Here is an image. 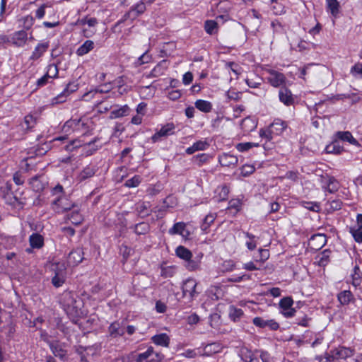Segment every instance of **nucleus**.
Wrapping results in <instances>:
<instances>
[{
	"mask_svg": "<svg viewBox=\"0 0 362 362\" xmlns=\"http://www.w3.org/2000/svg\"><path fill=\"white\" fill-rule=\"evenodd\" d=\"M61 303L67 315L71 317H77L80 315L81 302L73 293L64 292L62 296Z\"/></svg>",
	"mask_w": 362,
	"mask_h": 362,
	"instance_id": "f257e3e1",
	"label": "nucleus"
},
{
	"mask_svg": "<svg viewBox=\"0 0 362 362\" xmlns=\"http://www.w3.org/2000/svg\"><path fill=\"white\" fill-rule=\"evenodd\" d=\"M90 124V120L88 117L71 119L64 124L62 131L66 134H70L73 132H78L84 134L89 131Z\"/></svg>",
	"mask_w": 362,
	"mask_h": 362,
	"instance_id": "f03ea898",
	"label": "nucleus"
},
{
	"mask_svg": "<svg viewBox=\"0 0 362 362\" xmlns=\"http://www.w3.org/2000/svg\"><path fill=\"white\" fill-rule=\"evenodd\" d=\"M354 354V350L351 348L338 346L332 349L330 353L327 354L326 359L329 362L346 359L353 356Z\"/></svg>",
	"mask_w": 362,
	"mask_h": 362,
	"instance_id": "7ed1b4c3",
	"label": "nucleus"
},
{
	"mask_svg": "<svg viewBox=\"0 0 362 362\" xmlns=\"http://www.w3.org/2000/svg\"><path fill=\"white\" fill-rule=\"evenodd\" d=\"M268 83L274 88H279L286 84V78L284 74L273 69H265Z\"/></svg>",
	"mask_w": 362,
	"mask_h": 362,
	"instance_id": "20e7f679",
	"label": "nucleus"
},
{
	"mask_svg": "<svg viewBox=\"0 0 362 362\" xmlns=\"http://www.w3.org/2000/svg\"><path fill=\"white\" fill-rule=\"evenodd\" d=\"M197 286V282L194 279L189 278L186 279L182 286L183 296L188 298L189 300H193L199 294Z\"/></svg>",
	"mask_w": 362,
	"mask_h": 362,
	"instance_id": "39448f33",
	"label": "nucleus"
},
{
	"mask_svg": "<svg viewBox=\"0 0 362 362\" xmlns=\"http://www.w3.org/2000/svg\"><path fill=\"white\" fill-rule=\"evenodd\" d=\"M53 270L54 272V276L52 279V283L55 287H60L64 284L66 280V267L63 263H57L54 265Z\"/></svg>",
	"mask_w": 362,
	"mask_h": 362,
	"instance_id": "423d86ee",
	"label": "nucleus"
},
{
	"mask_svg": "<svg viewBox=\"0 0 362 362\" xmlns=\"http://www.w3.org/2000/svg\"><path fill=\"white\" fill-rule=\"evenodd\" d=\"M163 356L154 351L153 348L150 346L148 349L138 355L136 362H153L160 361Z\"/></svg>",
	"mask_w": 362,
	"mask_h": 362,
	"instance_id": "0eeeda50",
	"label": "nucleus"
},
{
	"mask_svg": "<svg viewBox=\"0 0 362 362\" xmlns=\"http://www.w3.org/2000/svg\"><path fill=\"white\" fill-rule=\"evenodd\" d=\"M293 300L291 297H284L279 302L281 313L285 317H291L295 315L296 309L293 308Z\"/></svg>",
	"mask_w": 362,
	"mask_h": 362,
	"instance_id": "6e6552de",
	"label": "nucleus"
},
{
	"mask_svg": "<svg viewBox=\"0 0 362 362\" xmlns=\"http://www.w3.org/2000/svg\"><path fill=\"white\" fill-rule=\"evenodd\" d=\"M74 206L71 202L64 196H61L52 202V209L57 213H63L66 210L71 209Z\"/></svg>",
	"mask_w": 362,
	"mask_h": 362,
	"instance_id": "1a4fd4ad",
	"label": "nucleus"
},
{
	"mask_svg": "<svg viewBox=\"0 0 362 362\" xmlns=\"http://www.w3.org/2000/svg\"><path fill=\"white\" fill-rule=\"evenodd\" d=\"M349 232L356 242L362 243V214H357L356 224L350 228Z\"/></svg>",
	"mask_w": 362,
	"mask_h": 362,
	"instance_id": "9d476101",
	"label": "nucleus"
},
{
	"mask_svg": "<svg viewBox=\"0 0 362 362\" xmlns=\"http://www.w3.org/2000/svg\"><path fill=\"white\" fill-rule=\"evenodd\" d=\"M175 126L173 123H168L163 126L159 131L156 132L152 136V141L153 142L158 141L161 137H165L170 135H173L175 133Z\"/></svg>",
	"mask_w": 362,
	"mask_h": 362,
	"instance_id": "9b49d317",
	"label": "nucleus"
},
{
	"mask_svg": "<svg viewBox=\"0 0 362 362\" xmlns=\"http://www.w3.org/2000/svg\"><path fill=\"white\" fill-rule=\"evenodd\" d=\"M168 233L170 235H180L185 240L188 239L191 235L190 231L187 228L186 223L183 222L175 223L173 226L169 229Z\"/></svg>",
	"mask_w": 362,
	"mask_h": 362,
	"instance_id": "f8f14e48",
	"label": "nucleus"
},
{
	"mask_svg": "<svg viewBox=\"0 0 362 362\" xmlns=\"http://www.w3.org/2000/svg\"><path fill=\"white\" fill-rule=\"evenodd\" d=\"M253 324L258 327H269L271 330H277L279 328V324L273 319L264 320L260 317H256L252 320Z\"/></svg>",
	"mask_w": 362,
	"mask_h": 362,
	"instance_id": "ddd939ff",
	"label": "nucleus"
},
{
	"mask_svg": "<svg viewBox=\"0 0 362 362\" xmlns=\"http://www.w3.org/2000/svg\"><path fill=\"white\" fill-rule=\"evenodd\" d=\"M279 99L286 106L293 105L295 103V98L291 91L286 88L282 87L279 90Z\"/></svg>",
	"mask_w": 362,
	"mask_h": 362,
	"instance_id": "4468645a",
	"label": "nucleus"
},
{
	"mask_svg": "<svg viewBox=\"0 0 362 362\" xmlns=\"http://www.w3.org/2000/svg\"><path fill=\"white\" fill-rule=\"evenodd\" d=\"M218 162L223 167L234 168L238 162L237 156L227 153H223L218 156Z\"/></svg>",
	"mask_w": 362,
	"mask_h": 362,
	"instance_id": "2eb2a0df",
	"label": "nucleus"
},
{
	"mask_svg": "<svg viewBox=\"0 0 362 362\" xmlns=\"http://www.w3.org/2000/svg\"><path fill=\"white\" fill-rule=\"evenodd\" d=\"M327 243V237L322 233L313 235L310 239L309 244L314 250H320Z\"/></svg>",
	"mask_w": 362,
	"mask_h": 362,
	"instance_id": "dca6fc26",
	"label": "nucleus"
},
{
	"mask_svg": "<svg viewBox=\"0 0 362 362\" xmlns=\"http://www.w3.org/2000/svg\"><path fill=\"white\" fill-rule=\"evenodd\" d=\"M28 40V34L25 30H19L13 33L11 40L16 47L24 46Z\"/></svg>",
	"mask_w": 362,
	"mask_h": 362,
	"instance_id": "f3484780",
	"label": "nucleus"
},
{
	"mask_svg": "<svg viewBox=\"0 0 362 362\" xmlns=\"http://www.w3.org/2000/svg\"><path fill=\"white\" fill-rule=\"evenodd\" d=\"M269 127L274 136H279L287 128V123L280 119H275Z\"/></svg>",
	"mask_w": 362,
	"mask_h": 362,
	"instance_id": "a211bd4d",
	"label": "nucleus"
},
{
	"mask_svg": "<svg viewBox=\"0 0 362 362\" xmlns=\"http://www.w3.org/2000/svg\"><path fill=\"white\" fill-rule=\"evenodd\" d=\"M209 146V144L206 141V139L199 140V141L194 142L192 144V146L188 147L185 151L187 154L191 155L196 151H204V150L206 149Z\"/></svg>",
	"mask_w": 362,
	"mask_h": 362,
	"instance_id": "6ab92c4d",
	"label": "nucleus"
},
{
	"mask_svg": "<svg viewBox=\"0 0 362 362\" xmlns=\"http://www.w3.org/2000/svg\"><path fill=\"white\" fill-rule=\"evenodd\" d=\"M96 172L95 167L91 165L85 167L78 175L77 180L83 182L87 179L92 177Z\"/></svg>",
	"mask_w": 362,
	"mask_h": 362,
	"instance_id": "aec40b11",
	"label": "nucleus"
},
{
	"mask_svg": "<svg viewBox=\"0 0 362 362\" xmlns=\"http://www.w3.org/2000/svg\"><path fill=\"white\" fill-rule=\"evenodd\" d=\"M48 42L39 43L34 49L30 57L31 60H37L40 58L49 48Z\"/></svg>",
	"mask_w": 362,
	"mask_h": 362,
	"instance_id": "412c9836",
	"label": "nucleus"
},
{
	"mask_svg": "<svg viewBox=\"0 0 362 362\" xmlns=\"http://www.w3.org/2000/svg\"><path fill=\"white\" fill-rule=\"evenodd\" d=\"M146 11V4L145 2L143 1H141L140 2L137 3L134 6H133L129 11L125 15L127 17H130L131 16H133V18H136V16L142 14Z\"/></svg>",
	"mask_w": 362,
	"mask_h": 362,
	"instance_id": "4be33fe9",
	"label": "nucleus"
},
{
	"mask_svg": "<svg viewBox=\"0 0 362 362\" xmlns=\"http://www.w3.org/2000/svg\"><path fill=\"white\" fill-rule=\"evenodd\" d=\"M328 12L334 18H337L340 11V5L337 0H325Z\"/></svg>",
	"mask_w": 362,
	"mask_h": 362,
	"instance_id": "5701e85b",
	"label": "nucleus"
},
{
	"mask_svg": "<svg viewBox=\"0 0 362 362\" xmlns=\"http://www.w3.org/2000/svg\"><path fill=\"white\" fill-rule=\"evenodd\" d=\"M129 110L130 108L127 105L120 106L117 109L111 111L109 118L110 119H114L117 118L123 117L129 115Z\"/></svg>",
	"mask_w": 362,
	"mask_h": 362,
	"instance_id": "b1692460",
	"label": "nucleus"
},
{
	"mask_svg": "<svg viewBox=\"0 0 362 362\" xmlns=\"http://www.w3.org/2000/svg\"><path fill=\"white\" fill-rule=\"evenodd\" d=\"M50 349L55 356L63 358L66 355V350L64 349V346L59 341H55L50 343Z\"/></svg>",
	"mask_w": 362,
	"mask_h": 362,
	"instance_id": "393cba45",
	"label": "nucleus"
},
{
	"mask_svg": "<svg viewBox=\"0 0 362 362\" xmlns=\"http://www.w3.org/2000/svg\"><path fill=\"white\" fill-rule=\"evenodd\" d=\"M151 341L156 345L168 347L170 343V338L167 334L161 333L152 337Z\"/></svg>",
	"mask_w": 362,
	"mask_h": 362,
	"instance_id": "a878e982",
	"label": "nucleus"
},
{
	"mask_svg": "<svg viewBox=\"0 0 362 362\" xmlns=\"http://www.w3.org/2000/svg\"><path fill=\"white\" fill-rule=\"evenodd\" d=\"M110 336L112 337H117L124 334V331L120 323L117 321L113 322L108 327Z\"/></svg>",
	"mask_w": 362,
	"mask_h": 362,
	"instance_id": "bb28decb",
	"label": "nucleus"
},
{
	"mask_svg": "<svg viewBox=\"0 0 362 362\" xmlns=\"http://www.w3.org/2000/svg\"><path fill=\"white\" fill-rule=\"evenodd\" d=\"M83 252L81 249H76L71 251L68 257V262L70 264H77L82 262Z\"/></svg>",
	"mask_w": 362,
	"mask_h": 362,
	"instance_id": "cd10ccee",
	"label": "nucleus"
},
{
	"mask_svg": "<svg viewBox=\"0 0 362 362\" xmlns=\"http://www.w3.org/2000/svg\"><path fill=\"white\" fill-rule=\"evenodd\" d=\"M29 243L32 248L40 249L44 245V238L39 233H33L29 238Z\"/></svg>",
	"mask_w": 362,
	"mask_h": 362,
	"instance_id": "c85d7f7f",
	"label": "nucleus"
},
{
	"mask_svg": "<svg viewBox=\"0 0 362 362\" xmlns=\"http://www.w3.org/2000/svg\"><path fill=\"white\" fill-rule=\"evenodd\" d=\"M175 254L179 258L185 260V262L187 260H189V259L192 257V252L182 245H180L176 248Z\"/></svg>",
	"mask_w": 362,
	"mask_h": 362,
	"instance_id": "c756f323",
	"label": "nucleus"
},
{
	"mask_svg": "<svg viewBox=\"0 0 362 362\" xmlns=\"http://www.w3.org/2000/svg\"><path fill=\"white\" fill-rule=\"evenodd\" d=\"M94 48V42L92 40H86L76 50V54L78 56H83L88 54Z\"/></svg>",
	"mask_w": 362,
	"mask_h": 362,
	"instance_id": "7c9ffc66",
	"label": "nucleus"
},
{
	"mask_svg": "<svg viewBox=\"0 0 362 362\" xmlns=\"http://www.w3.org/2000/svg\"><path fill=\"white\" fill-rule=\"evenodd\" d=\"M194 105L199 110L205 113L211 112L213 107L211 102L204 100H197Z\"/></svg>",
	"mask_w": 362,
	"mask_h": 362,
	"instance_id": "2f4dec72",
	"label": "nucleus"
},
{
	"mask_svg": "<svg viewBox=\"0 0 362 362\" xmlns=\"http://www.w3.org/2000/svg\"><path fill=\"white\" fill-rule=\"evenodd\" d=\"M229 317L234 322L240 320V319L243 316V311L235 307L234 305H230L229 307Z\"/></svg>",
	"mask_w": 362,
	"mask_h": 362,
	"instance_id": "473e14b6",
	"label": "nucleus"
},
{
	"mask_svg": "<svg viewBox=\"0 0 362 362\" xmlns=\"http://www.w3.org/2000/svg\"><path fill=\"white\" fill-rule=\"evenodd\" d=\"M177 272V267L174 265L161 267V276L164 278L173 277Z\"/></svg>",
	"mask_w": 362,
	"mask_h": 362,
	"instance_id": "72a5a7b5",
	"label": "nucleus"
},
{
	"mask_svg": "<svg viewBox=\"0 0 362 362\" xmlns=\"http://www.w3.org/2000/svg\"><path fill=\"white\" fill-rule=\"evenodd\" d=\"M204 29L209 35H213L218 31V24L214 20H207L204 23Z\"/></svg>",
	"mask_w": 362,
	"mask_h": 362,
	"instance_id": "f704fd0d",
	"label": "nucleus"
},
{
	"mask_svg": "<svg viewBox=\"0 0 362 362\" xmlns=\"http://www.w3.org/2000/svg\"><path fill=\"white\" fill-rule=\"evenodd\" d=\"M337 135L338 138L342 141H346L354 145L358 144L357 140L353 137L352 134L349 132H339Z\"/></svg>",
	"mask_w": 362,
	"mask_h": 362,
	"instance_id": "c9c22d12",
	"label": "nucleus"
},
{
	"mask_svg": "<svg viewBox=\"0 0 362 362\" xmlns=\"http://www.w3.org/2000/svg\"><path fill=\"white\" fill-rule=\"evenodd\" d=\"M221 350V346L219 344L217 343H212L210 344H207L204 347V354L209 356L213 354L218 353Z\"/></svg>",
	"mask_w": 362,
	"mask_h": 362,
	"instance_id": "e433bc0d",
	"label": "nucleus"
},
{
	"mask_svg": "<svg viewBox=\"0 0 362 362\" xmlns=\"http://www.w3.org/2000/svg\"><path fill=\"white\" fill-rule=\"evenodd\" d=\"M36 123V119L31 115H26L24 117V120L21 124L22 127L24 129L28 130L32 129Z\"/></svg>",
	"mask_w": 362,
	"mask_h": 362,
	"instance_id": "4c0bfd02",
	"label": "nucleus"
},
{
	"mask_svg": "<svg viewBox=\"0 0 362 362\" xmlns=\"http://www.w3.org/2000/svg\"><path fill=\"white\" fill-rule=\"evenodd\" d=\"M216 218V214L210 213L208 215H206L204 219L203 223L202 224V229L204 231L206 232L211 224L214 223Z\"/></svg>",
	"mask_w": 362,
	"mask_h": 362,
	"instance_id": "58836bf2",
	"label": "nucleus"
},
{
	"mask_svg": "<svg viewBox=\"0 0 362 362\" xmlns=\"http://www.w3.org/2000/svg\"><path fill=\"white\" fill-rule=\"evenodd\" d=\"M257 146H259V144L253 142L239 143L235 145L236 149L240 152H245L253 147Z\"/></svg>",
	"mask_w": 362,
	"mask_h": 362,
	"instance_id": "ea45409f",
	"label": "nucleus"
},
{
	"mask_svg": "<svg viewBox=\"0 0 362 362\" xmlns=\"http://www.w3.org/2000/svg\"><path fill=\"white\" fill-rule=\"evenodd\" d=\"M352 298V293L349 291H344L338 295V299L343 305L348 304L351 300Z\"/></svg>",
	"mask_w": 362,
	"mask_h": 362,
	"instance_id": "a19ab883",
	"label": "nucleus"
},
{
	"mask_svg": "<svg viewBox=\"0 0 362 362\" xmlns=\"http://www.w3.org/2000/svg\"><path fill=\"white\" fill-rule=\"evenodd\" d=\"M211 158V156L207 153H200L193 158L194 162L199 166L207 163Z\"/></svg>",
	"mask_w": 362,
	"mask_h": 362,
	"instance_id": "79ce46f5",
	"label": "nucleus"
},
{
	"mask_svg": "<svg viewBox=\"0 0 362 362\" xmlns=\"http://www.w3.org/2000/svg\"><path fill=\"white\" fill-rule=\"evenodd\" d=\"M245 235L248 238L245 243L246 247L250 250H254L257 247V238L247 232L245 233Z\"/></svg>",
	"mask_w": 362,
	"mask_h": 362,
	"instance_id": "37998d69",
	"label": "nucleus"
},
{
	"mask_svg": "<svg viewBox=\"0 0 362 362\" xmlns=\"http://www.w3.org/2000/svg\"><path fill=\"white\" fill-rule=\"evenodd\" d=\"M185 267L187 270L190 272H194L199 269L200 268V259H192V258L189 260L186 261Z\"/></svg>",
	"mask_w": 362,
	"mask_h": 362,
	"instance_id": "c03bdc74",
	"label": "nucleus"
},
{
	"mask_svg": "<svg viewBox=\"0 0 362 362\" xmlns=\"http://www.w3.org/2000/svg\"><path fill=\"white\" fill-rule=\"evenodd\" d=\"M68 218L74 225H79L83 221V216L78 210L74 211L69 215Z\"/></svg>",
	"mask_w": 362,
	"mask_h": 362,
	"instance_id": "a18cd8bd",
	"label": "nucleus"
},
{
	"mask_svg": "<svg viewBox=\"0 0 362 362\" xmlns=\"http://www.w3.org/2000/svg\"><path fill=\"white\" fill-rule=\"evenodd\" d=\"M352 284L354 286H358L361 282V273L358 266H356L354 269V272L351 274Z\"/></svg>",
	"mask_w": 362,
	"mask_h": 362,
	"instance_id": "49530a36",
	"label": "nucleus"
},
{
	"mask_svg": "<svg viewBox=\"0 0 362 362\" xmlns=\"http://www.w3.org/2000/svg\"><path fill=\"white\" fill-rule=\"evenodd\" d=\"M259 257L255 259V262L256 263L263 264L269 258V252L268 250L261 248L259 250Z\"/></svg>",
	"mask_w": 362,
	"mask_h": 362,
	"instance_id": "de8ad7c7",
	"label": "nucleus"
},
{
	"mask_svg": "<svg viewBox=\"0 0 362 362\" xmlns=\"http://www.w3.org/2000/svg\"><path fill=\"white\" fill-rule=\"evenodd\" d=\"M272 9L274 14L282 15L286 13L285 6L283 4L279 3V1L272 2Z\"/></svg>",
	"mask_w": 362,
	"mask_h": 362,
	"instance_id": "09e8293b",
	"label": "nucleus"
},
{
	"mask_svg": "<svg viewBox=\"0 0 362 362\" xmlns=\"http://www.w3.org/2000/svg\"><path fill=\"white\" fill-rule=\"evenodd\" d=\"M271 27L274 34H282L284 33V27L278 20H274L271 23Z\"/></svg>",
	"mask_w": 362,
	"mask_h": 362,
	"instance_id": "8fccbe9b",
	"label": "nucleus"
},
{
	"mask_svg": "<svg viewBox=\"0 0 362 362\" xmlns=\"http://www.w3.org/2000/svg\"><path fill=\"white\" fill-rule=\"evenodd\" d=\"M59 71L57 65L52 64L47 66L46 75L49 78H54L58 76Z\"/></svg>",
	"mask_w": 362,
	"mask_h": 362,
	"instance_id": "3c124183",
	"label": "nucleus"
},
{
	"mask_svg": "<svg viewBox=\"0 0 362 362\" xmlns=\"http://www.w3.org/2000/svg\"><path fill=\"white\" fill-rule=\"evenodd\" d=\"M240 170V174L243 177H247V176L250 175L251 174H252L255 172V168L252 165L245 164V165H243Z\"/></svg>",
	"mask_w": 362,
	"mask_h": 362,
	"instance_id": "603ef678",
	"label": "nucleus"
},
{
	"mask_svg": "<svg viewBox=\"0 0 362 362\" xmlns=\"http://www.w3.org/2000/svg\"><path fill=\"white\" fill-rule=\"evenodd\" d=\"M69 95L68 89H64L60 94L54 98L52 100V104L64 103Z\"/></svg>",
	"mask_w": 362,
	"mask_h": 362,
	"instance_id": "864d4df0",
	"label": "nucleus"
},
{
	"mask_svg": "<svg viewBox=\"0 0 362 362\" xmlns=\"http://www.w3.org/2000/svg\"><path fill=\"white\" fill-rule=\"evenodd\" d=\"M241 208V202L239 199H232L229 202L228 209L233 210L234 209L233 214H237Z\"/></svg>",
	"mask_w": 362,
	"mask_h": 362,
	"instance_id": "5fc2aeb1",
	"label": "nucleus"
},
{
	"mask_svg": "<svg viewBox=\"0 0 362 362\" xmlns=\"http://www.w3.org/2000/svg\"><path fill=\"white\" fill-rule=\"evenodd\" d=\"M141 180V177L139 175H135L126 181L125 186L127 187H136L140 184Z\"/></svg>",
	"mask_w": 362,
	"mask_h": 362,
	"instance_id": "6e6d98bb",
	"label": "nucleus"
},
{
	"mask_svg": "<svg viewBox=\"0 0 362 362\" xmlns=\"http://www.w3.org/2000/svg\"><path fill=\"white\" fill-rule=\"evenodd\" d=\"M259 136L267 141H271L274 135L269 127L267 129H261L259 130Z\"/></svg>",
	"mask_w": 362,
	"mask_h": 362,
	"instance_id": "4d7b16f0",
	"label": "nucleus"
},
{
	"mask_svg": "<svg viewBox=\"0 0 362 362\" xmlns=\"http://www.w3.org/2000/svg\"><path fill=\"white\" fill-rule=\"evenodd\" d=\"M327 208L332 211L339 210L341 206V202L339 199H333L327 202Z\"/></svg>",
	"mask_w": 362,
	"mask_h": 362,
	"instance_id": "13d9d810",
	"label": "nucleus"
},
{
	"mask_svg": "<svg viewBox=\"0 0 362 362\" xmlns=\"http://www.w3.org/2000/svg\"><path fill=\"white\" fill-rule=\"evenodd\" d=\"M330 251L325 250L319 257V264L320 266H325L329 261Z\"/></svg>",
	"mask_w": 362,
	"mask_h": 362,
	"instance_id": "bf43d9fd",
	"label": "nucleus"
},
{
	"mask_svg": "<svg viewBox=\"0 0 362 362\" xmlns=\"http://www.w3.org/2000/svg\"><path fill=\"white\" fill-rule=\"evenodd\" d=\"M50 6L51 5L48 3L42 4L35 12L36 18L38 19H42L45 14V8Z\"/></svg>",
	"mask_w": 362,
	"mask_h": 362,
	"instance_id": "052dcab7",
	"label": "nucleus"
},
{
	"mask_svg": "<svg viewBox=\"0 0 362 362\" xmlns=\"http://www.w3.org/2000/svg\"><path fill=\"white\" fill-rule=\"evenodd\" d=\"M108 92V90H104V89H95L94 90H90L86 93H85L83 95V99L84 100H89L90 98H93L95 96V94H97L98 93H107Z\"/></svg>",
	"mask_w": 362,
	"mask_h": 362,
	"instance_id": "680f3d73",
	"label": "nucleus"
},
{
	"mask_svg": "<svg viewBox=\"0 0 362 362\" xmlns=\"http://www.w3.org/2000/svg\"><path fill=\"white\" fill-rule=\"evenodd\" d=\"M98 23V21L95 18H85L80 21V24L82 25H87L89 27H95Z\"/></svg>",
	"mask_w": 362,
	"mask_h": 362,
	"instance_id": "e2e57ef3",
	"label": "nucleus"
},
{
	"mask_svg": "<svg viewBox=\"0 0 362 362\" xmlns=\"http://www.w3.org/2000/svg\"><path fill=\"white\" fill-rule=\"evenodd\" d=\"M151 59V57L148 54L147 52L144 53L140 57L137 59V65L141 66L144 64L148 63Z\"/></svg>",
	"mask_w": 362,
	"mask_h": 362,
	"instance_id": "0e129e2a",
	"label": "nucleus"
},
{
	"mask_svg": "<svg viewBox=\"0 0 362 362\" xmlns=\"http://www.w3.org/2000/svg\"><path fill=\"white\" fill-rule=\"evenodd\" d=\"M303 206L305 208H306L310 211H318L320 210L319 204H317L315 202H304Z\"/></svg>",
	"mask_w": 362,
	"mask_h": 362,
	"instance_id": "69168bd1",
	"label": "nucleus"
},
{
	"mask_svg": "<svg viewBox=\"0 0 362 362\" xmlns=\"http://www.w3.org/2000/svg\"><path fill=\"white\" fill-rule=\"evenodd\" d=\"M193 81V75L190 71L186 72L182 77V83L185 85L190 84Z\"/></svg>",
	"mask_w": 362,
	"mask_h": 362,
	"instance_id": "338daca9",
	"label": "nucleus"
},
{
	"mask_svg": "<svg viewBox=\"0 0 362 362\" xmlns=\"http://www.w3.org/2000/svg\"><path fill=\"white\" fill-rule=\"evenodd\" d=\"M168 97L172 100H176L181 97V93L177 90H173L168 92Z\"/></svg>",
	"mask_w": 362,
	"mask_h": 362,
	"instance_id": "774afa93",
	"label": "nucleus"
}]
</instances>
